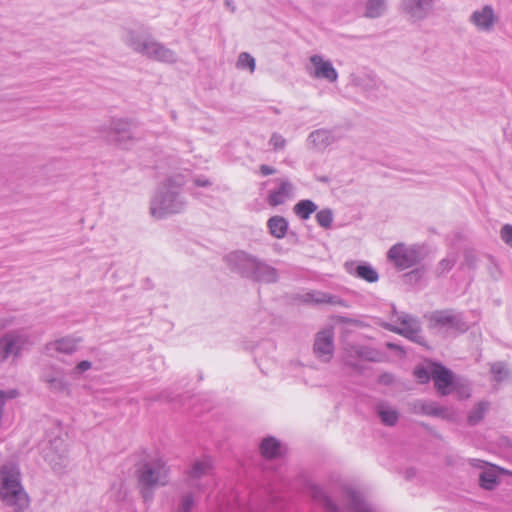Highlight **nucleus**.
Wrapping results in <instances>:
<instances>
[{
	"label": "nucleus",
	"mask_w": 512,
	"mask_h": 512,
	"mask_svg": "<svg viewBox=\"0 0 512 512\" xmlns=\"http://www.w3.org/2000/svg\"><path fill=\"white\" fill-rule=\"evenodd\" d=\"M322 304H328L331 306L348 307L347 303L336 295L322 293Z\"/></svg>",
	"instance_id": "35"
},
{
	"label": "nucleus",
	"mask_w": 512,
	"mask_h": 512,
	"mask_svg": "<svg viewBox=\"0 0 512 512\" xmlns=\"http://www.w3.org/2000/svg\"><path fill=\"white\" fill-rule=\"evenodd\" d=\"M32 345L30 335L24 330H11L0 336V364L16 363Z\"/></svg>",
	"instance_id": "6"
},
{
	"label": "nucleus",
	"mask_w": 512,
	"mask_h": 512,
	"mask_svg": "<svg viewBox=\"0 0 512 512\" xmlns=\"http://www.w3.org/2000/svg\"><path fill=\"white\" fill-rule=\"evenodd\" d=\"M91 368H92V363L88 360H83L75 366V368L72 370L71 374L74 376L81 375L84 372L90 370Z\"/></svg>",
	"instance_id": "40"
},
{
	"label": "nucleus",
	"mask_w": 512,
	"mask_h": 512,
	"mask_svg": "<svg viewBox=\"0 0 512 512\" xmlns=\"http://www.w3.org/2000/svg\"><path fill=\"white\" fill-rule=\"evenodd\" d=\"M318 206L311 200H301L293 207V212L301 220H308L313 213H316V219L320 223V212H317Z\"/></svg>",
	"instance_id": "23"
},
{
	"label": "nucleus",
	"mask_w": 512,
	"mask_h": 512,
	"mask_svg": "<svg viewBox=\"0 0 512 512\" xmlns=\"http://www.w3.org/2000/svg\"><path fill=\"white\" fill-rule=\"evenodd\" d=\"M333 222V214L330 209L322 210V227L328 228Z\"/></svg>",
	"instance_id": "44"
},
{
	"label": "nucleus",
	"mask_w": 512,
	"mask_h": 512,
	"mask_svg": "<svg viewBox=\"0 0 512 512\" xmlns=\"http://www.w3.org/2000/svg\"><path fill=\"white\" fill-rule=\"evenodd\" d=\"M319 336H320V332H318L315 336V343H314V351L317 352L319 349H320V346H319Z\"/></svg>",
	"instance_id": "50"
},
{
	"label": "nucleus",
	"mask_w": 512,
	"mask_h": 512,
	"mask_svg": "<svg viewBox=\"0 0 512 512\" xmlns=\"http://www.w3.org/2000/svg\"><path fill=\"white\" fill-rule=\"evenodd\" d=\"M491 373L494 376V380L501 382L509 376V371L504 363L497 362L491 365Z\"/></svg>",
	"instance_id": "31"
},
{
	"label": "nucleus",
	"mask_w": 512,
	"mask_h": 512,
	"mask_svg": "<svg viewBox=\"0 0 512 512\" xmlns=\"http://www.w3.org/2000/svg\"><path fill=\"white\" fill-rule=\"evenodd\" d=\"M455 263H456V258L454 256H449V257L443 259L439 263V269L443 273L448 272L449 270L452 269V267L455 265Z\"/></svg>",
	"instance_id": "42"
},
{
	"label": "nucleus",
	"mask_w": 512,
	"mask_h": 512,
	"mask_svg": "<svg viewBox=\"0 0 512 512\" xmlns=\"http://www.w3.org/2000/svg\"><path fill=\"white\" fill-rule=\"evenodd\" d=\"M376 411L384 425L394 426L398 422L399 412L395 407L387 403H379Z\"/></svg>",
	"instance_id": "24"
},
{
	"label": "nucleus",
	"mask_w": 512,
	"mask_h": 512,
	"mask_svg": "<svg viewBox=\"0 0 512 512\" xmlns=\"http://www.w3.org/2000/svg\"><path fill=\"white\" fill-rule=\"evenodd\" d=\"M319 136H320L319 132L318 131H314V132H312L309 135L308 141L316 146L317 145V140H318Z\"/></svg>",
	"instance_id": "49"
},
{
	"label": "nucleus",
	"mask_w": 512,
	"mask_h": 512,
	"mask_svg": "<svg viewBox=\"0 0 512 512\" xmlns=\"http://www.w3.org/2000/svg\"><path fill=\"white\" fill-rule=\"evenodd\" d=\"M185 178L181 174L173 175L159 184L150 201V214L156 219H162L185 210L187 200L183 195Z\"/></svg>",
	"instance_id": "2"
},
{
	"label": "nucleus",
	"mask_w": 512,
	"mask_h": 512,
	"mask_svg": "<svg viewBox=\"0 0 512 512\" xmlns=\"http://www.w3.org/2000/svg\"><path fill=\"white\" fill-rule=\"evenodd\" d=\"M346 270L348 273L369 283H375L379 279L377 271L369 264L346 263Z\"/></svg>",
	"instance_id": "20"
},
{
	"label": "nucleus",
	"mask_w": 512,
	"mask_h": 512,
	"mask_svg": "<svg viewBox=\"0 0 512 512\" xmlns=\"http://www.w3.org/2000/svg\"><path fill=\"white\" fill-rule=\"evenodd\" d=\"M379 353L364 346H349L346 348L345 361L348 365L357 367V360L377 361Z\"/></svg>",
	"instance_id": "19"
},
{
	"label": "nucleus",
	"mask_w": 512,
	"mask_h": 512,
	"mask_svg": "<svg viewBox=\"0 0 512 512\" xmlns=\"http://www.w3.org/2000/svg\"><path fill=\"white\" fill-rule=\"evenodd\" d=\"M321 503H322V512L323 511L324 512H339V509L337 508V506L329 498L324 497L323 494H322Z\"/></svg>",
	"instance_id": "43"
},
{
	"label": "nucleus",
	"mask_w": 512,
	"mask_h": 512,
	"mask_svg": "<svg viewBox=\"0 0 512 512\" xmlns=\"http://www.w3.org/2000/svg\"><path fill=\"white\" fill-rule=\"evenodd\" d=\"M470 464L473 467L481 470L480 474H479V484L485 490H493L498 486V484H499L498 474L499 473L511 474L509 471H507L503 468H500L493 464L487 463L480 459H472L470 461Z\"/></svg>",
	"instance_id": "9"
},
{
	"label": "nucleus",
	"mask_w": 512,
	"mask_h": 512,
	"mask_svg": "<svg viewBox=\"0 0 512 512\" xmlns=\"http://www.w3.org/2000/svg\"><path fill=\"white\" fill-rule=\"evenodd\" d=\"M335 140H336V137H334V136H331V137L327 136L325 138L322 136V143L326 141L327 144H330V143H333Z\"/></svg>",
	"instance_id": "51"
},
{
	"label": "nucleus",
	"mask_w": 512,
	"mask_h": 512,
	"mask_svg": "<svg viewBox=\"0 0 512 512\" xmlns=\"http://www.w3.org/2000/svg\"><path fill=\"white\" fill-rule=\"evenodd\" d=\"M260 172L264 175V176H267V175H271V174H274L275 173V169L268 166V165H261L260 166Z\"/></svg>",
	"instance_id": "48"
},
{
	"label": "nucleus",
	"mask_w": 512,
	"mask_h": 512,
	"mask_svg": "<svg viewBox=\"0 0 512 512\" xmlns=\"http://www.w3.org/2000/svg\"><path fill=\"white\" fill-rule=\"evenodd\" d=\"M268 229L271 235L277 239H282L286 236L288 230V222L282 216H273L267 222Z\"/></svg>",
	"instance_id": "25"
},
{
	"label": "nucleus",
	"mask_w": 512,
	"mask_h": 512,
	"mask_svg": "<svg viewBox=\"0 0 512 512\" xmlns=\"http://www.w3.org/2000/svg\"><path fill=\"white\" fill-rule=\"evenodd\" d=\"M387 346L390 347V348H397V346L392 344V343H387Z\"/></svg>",
	"instance_id": "53"
},
{
	"label": "nucleus",
	"mask_w": 512,
	"mask_h": 512,
	"mask_svg": "<svg viewBox=\"0 0 512 512\" xmlns=\"http://www.w3.org/2000/svg\"><path fill=\"white\" fill-rule=\"evenodd\" d=\"M333 353V343L329 334L322 332V361L329 360Z\"/></svg>",
	"instance_id": "34"
},
{
	"label": "nucleus",
	"mask_w": 512,
	"mask_h": 512,
	"mask_svg": "<svg viewBox=\"0 0 512 512\" xmlns=\"http://www.w3.org/2000/svg\"><path fill=\"white\" fill-rule=\"evenodd\" d=\"M193 503H194L193 496L191 494L185 495L182 498L176 512H190L191 508L193 506Z\"/></svg>",
	"instance_id": "38"
},
{
	"label": "nucleus",
	"mask_w": 512,
	"mask_h": 512,
	"mask_svg": "<svg viewBox=\"0 0 512 512\" xmlns=\"http://www.w3.org/2000/svg\"><path fill=\"white\" fill-rule=\"evenodd\" d=\"M194 183L199 187H207L211 185V182L208 179L202 177H196L194 179Z\"/></svg>",
	"instance_id": "47"
},
{
	"label": "nucleus",
	"mask_w": 512,
	"mask_h": 512,
	"mask_svg": "<svg viewBox=\"0 0 512 512\" xmlns=\"http://www.w3.org/2000/svg\"><path fill=\"white\" fill-rule=\"evenodd\" d=\"M269 143L273 146L274 150H281L284 149L286 140L282 135L274 133L272 134Z\"/></svg>",
	"instance_id": "39"
},
{
	"label": "nucleus",
	"mask_w": 512,
	"mask_h": 512,
	"mask_svg": "<svg viewBox=\"0 0 512 512\" xmlns=\"http://www.w3.org/2000/svg\"><path fill=\"white\" fill-rule=\"evenodd\" d=\"M416 378L420 383H426L429 381L431 377V366L428 368L419 367L415 369L414 372Z\"/></svg>",
	"instance_id": "37"
},
{
	"label": "nucleus",
	"mask_w": 512,
	"mask_h": 512,
	"mask_svg": "<svg viewBox=\"0 0 512 512\" xmlns=\"http://www.w3.org/2000/svg\"><path fill=\"white\" fill-rule=\"evenodd\" d=\"M322 78L334 83L338 79V73L330 61L322 60Z\"/></svg>",
	"instance_id": "32"
},
{
	"label": "nucleus",
	"mask_w": 512,
	"mask_h": 512,
	"mask_svg": "<svg viewBox=\"0 0 512 512\" xmlns=\"http://www.w3.org/2000/svg\"><path fill=\"white\" fill-rule=\"evenodd\" d=\"M434 0H403L402 11L413 22L426 19L433 9Z\"/></svg>",
	"instance_id": "13"
},
{
	"label": "nucleus",
	"mask_w": 512,
	"mask_h": 512,
	"mask_svg": "<svg viewBox=\"0 0 512 512\" xmlns=\"http://www.w3.org/2000/svg\"><path fill=\"white\" fill-rule=\"evenodd\" d=\"M18 396V391L11 389L8 391L0 390V414L4 413V406L7 400L14 399Z\"/></svg>",
	"instance_id": "36"
},
{
	"label": "nucleus",
	"mask_w": 512,
	"mask_h": 512,
	"mask_svg": "<svg viewBox=\"0 0 512 512\" xmlns=\"http://www.w3.org/2000/svg\"><path fill=\"white\" fill-rule=\"evenodd\" d=\"M431 377L435 388L442 396L448 395L452 391V386L457 380L450 370L439 364L431 365Z\"/></svg>",
	"instance_id": "15"
},
{
	"label": "nucleus",
	"mask_w": 512,
	"mask_h": 512,
	"mask_svg": "<svg viewBox=\"0 0 512 512\" xmlns=\"http://www.w3.org/2000/svg\"><path fill=\"white\" fill-rule=\"evenodd\" d=\"M501 238L502 240L512 247V225H504L501 229Z\"/></svg>",
	"instance_id": "41"
},
{
	"label": "nucleus",
	"mask_w": 512,
	"mask_h": 512,
	"mask_svg": "<svg viewBox=\"0 0 512 512\" xmlns=\"http://www.w3.org/2000/svg\"><path fill=\"white\" fill-rule=\"evenodd\" d=\"M109 129L114 141L122 148H130L137 140L132 130V123L129 120L122 118L112 119Z\"/></svg>",
	"instance_id": "11"
},
{
	"label": "nucleus",
	"mask_w": 512,
	"mask_h": 512,
	"mask_svg": "<svg viewBox=\"0 0 512 512\" xmlns=\"http://www.w3.org/2000/svg\"><path fill=\"white\" fill-rule=\"evenodd\" d=\"M386 8V0H367L364 15L368 18H378L384 14Z\"/></svg>",
	"instance_id": "27"
},
{
	"label": "nucleus",
	"mask_w": 512,
	"mask_h": 512,
	"mask_svg": "<svg viewBox=\"0 0 512 512\" xmlns=\"http://www.w3.org/2000/svg\"><path fill=\"white\" fill-rule=\"evenodd\" d=\"M311 61L313 63V69L311 71V74L318 78L320 77V56L315 55L311 58Z\"/></svg>",
	"instance_id": "45"
},
{
	"label": "nucleus",
	"mask_w": 512,
	"mask_h": 512,
	"mask_svg": "<svg viewBox=\"0 0 512 512\" xmlns=\"http://www.w3.org/2000/svg\"><path fill=\"white\" fill-rule=\"evenodd\" d=\"M42 381L47 385L48 389L55 393H68L69 382L61 369L50 368L42 375Z\"/></svg>",
	"instance_id": "18"
},
{
	"label": "nucleus",
	"mask_w": 512,
	"mask_h": 512,
	"mask_svg": "<svg viewBox=\"0 0 512 512\" xmlns=\"http://www.w3.org/2000/svg\"><path fill=\"white\" fill-rule=\"evenodd\" d=\"M349 505L354 512H374L358 492L349 494Z\"/></svg>",
	"instance_id": "28"
},
{
	"label": "nucleus",
	"mask_w": 512,
	"mask_h": 512,
	"mask_svg": "<svg viewBox=\"0 0 512 512\" xmlns=\"http://www.w3.org/2000/svg\"><path fill=\"white\" fill-rule=\"evenodd\" d=\"M392 331L420 343L421 336L419 322L408 314L402 313L398 316L397 325L393 326Z\"/></svg>",
	"instance_id": "17"
},
{
	"label": "nucleus",
	"mask_w": 512,
	"mask_h": 512,
	"mask_svg": "<svg viewBox=\"0 0 512 512\" xmlns=\"http://www.w3.org/2000/svg\"><path fill=\"white\" fill-rule=\"evenodd\" d=\"M120 37L130 50L149 60L164 64H174L178 61V55L174 50L140 27H124Z\"/></svg>",
	"instance_id": "1"
},
{
	"label": "nucleus",
	"mask_w": 512,
	"mask_h": 512,
	"mask_svg": "<svg viewBox=\"0 0 512 512\" xmlns=\"http://www.w3.org/2000/svg\"><path fill=\"white\" fill-rule=\"evenodd\" d=\"M80 342V338L70 336L63 337L49 342L46 345V349L48 352L55 351L58 353L72 354L78 349Z\"/></svg>",
	"instance_id": "21"
},
{
	"label": "nucleus",
	"mask_w": 512,
	"mask_h": 512,
	"mask_svg": "<svg viewBox=\"0 0 512 512\" xmlns=\"http://www.w3.org/2000/svg\"><path fill=\"white\" fill-rule=\"evenodd\" d=\"M225 4L231 8V11L234 12L235 11V7L233 6L232 4V1L231 0H226L225 1Z\"/></svg>",
	"instance_id": "52"
},
{
	"label": "nucleus",
	"mask_w": 512,
	"mask_h": 512,
	"mask_svg": "<svg viewBox=\"0 0 512 512\" xmlns=\"http://www.w3.org/2000/svg\"><path fill=\"white\" fill-rule=\"evenodd\" d=\"M260 453L265 459H275L283 454L284 447L275 437H265L259 445Z\"/></svg>",
	"instance_id": "22"
},
{
	"label": "nucleus",
	"mask_w": 512,
	"mask_h": 512,
	"mask_svg": "<svg viewBox=\"0 0 512 512\" xmlns=\"http://www.w3.org/2000/svg\"><path fill=\"white\" fill-rule=\"evenodd\" d=\"M488 410V403H479L469 414L468 421L470 424H477L485 415Z\"/></svg>",
	"instance_id": "30"
},
{
	"label": "nucleus",
	"mask_w": 512,
	"mask_h": 512,
	"mask_svg": "<svg viewBox=\"0 0 512 512\" xmlns=\"http://www.w3.org/2000/svg\"><path fill=\"white\" fill-rule=\"evenodd\" d=\"M225 262L231 270L254 281L275 283L278 280V272L274 267L244 251L229 253Z\"/></svg>",
	"instance_id": "4"
},
{
	"label": "nucleus",
	"mask_w": 512,
	"mask_h": 512,
	"mask_svg": "<svg viewBox=\"0 0 512 512\" xmlns=\"http://www.w3.org/2000/svg\"><path fill=\"white\" fill-rule=\"evenodd\" d=\"M411 410L415 414L439 417L445 420L454 418V412L450 408L440 406L434 401L416 400L411 404Z\"/></svg>",
	"instance_id": "12"
},
{
	"label": "nucleus",
	"mask_w": 512,
	"mask_h": 512,
	"mask_svg": "<svg viewBox=\"0 0 512 512\" xmlns=\"http://www.w3.org/2000/svg\"><path fill=\"white\" fill-rule=\"evenodd\" d=\"M44 459L54 471L60 472L68 464L67 448L64 441L55 438L50 441L49 446L44 450Z\"/></svg>",
	"instance_id": "10"
},
{
	"label": "nucleus",
	"mask_w": 512,
	"mask_h": 512,
	"mask_svg": "<svg viewBox=\"0 0 512 512\" xmlns=\"http://www.w3.org/2000/svg\"><path fill=\"white\" fill-rule=\"evenodd\" d=\"M236 67L241 70H249L250 73L255 71V58L247 52H241L238 56Z\"/></svg>",
	"instance_id": "29"
},
{
	"label": "nucleus",
	"mask_w": 512,
	"mask_h": 512,
	"mask_svg": "<svg viewBox=\"0 0 512 512\" xmlns=\"http://www.w3.org/2000/svg\"><path fill=\"white\" fill-rule=\"evenodd\" d=\"M275 183L277 187L271 190L267 197L268 204L273 207L282 205L292 199L296 190L294 184L286 178L276 179Z\"/></svg>",
	"instance_id": "14"
},
{
	"label": "nucleus",
	"mask_w": 512,
	"mask_h": 512,
	"mask_svg": "<svg viewBox=\"0 0 512 512\" xmlns=\"http://www.w3.org/2000/svg\"><path fill=\"white\" fill-rule=\"evenodd\" d=\"M387 256L397 268L404 270L418 264L425 257V250L420 245L398 243L389 249Z\"/></svg>",
	"instance_id": "7"
},
{
	"label": "nucleus",
	"mask_w": 512,
	"mask_h": 512,
	"mask_svg": "<svg viewBox=\"0 0 512 512\" xmlns=\"http://www.w3.org/2000/svg\"><path fill=\"white\" fill-rule=\"evenodd\" d=\"M170 469L162 459H152L138 470V481L143 486L142 495L145 501H151L153 492L151 488L165 486L169 482Z\"/></svg>",
	"instance_id": "5"
},
{
	"label": "nucleus",
	"mask_w": 512,
	"mask_h": 512,
	"mask_svg": "<svg viewBox=\"0 0 512 512\" xmlns=\"http://www.w3.org/2000/svg\"><path fill=\"white\" fill-rule=\"evenodd\" d=\"M0 500L14 512H24L30 505V498L21 482V472L17 464L0 466Z\"/></svg>",
	"instance_id": "3"
},
{
	"label": "nucleus",
	"mask_w": 512,
	"mask_h": 512,
	"mask_svg": "<svg viewBox=\"0 0 512 512\" xmlns=\"http://www.w3.org/2000/svg\"><path fill=\"white\" fill-rule=\"evenodd\" d=\"M299 300L304 303H312V302L318 303V299L315 298V295L311 294V293H305V294L300 295Z\"/></svg>",
	"instance_id": "46"
},
{
	"label": "nucleus",
	"mask_w": 512,
	"mask_h": 512,
	"mask_svg": "<svg viewBox=\"0 0 512 512\" xmlns=\"http://www.w3.org/2000/svg\"><path fill=\"white\" fill-rule=\"evenodd\" d=\"M431 322L435 327L465 331L466 324L459 313L453 311H436L431 315Z\"/></svg>",
	"instance_id": "16"
},
{
	"label": "nucleus",
	"mask_w": 512,
	"mask_h": 512,
	"mask_svg": "<svg viewBox=\"0 0 512 512\" xmlns=\"http://www.w3.org/2000/svg\"><path fill=\"white\" fill-rule=\"evenodd\" d=\"M211 469H212L211 460L207 457H204L200 460H196L193 463L188 475L191 480L200 479V478L208 475L210 473Z\"/></svg>",
	"instance_id": "26"
},
{
	"label": "nucleus",
	"mask_w": 512,
	"mask_h": 512,
	"mask_svg": "<svg viewBox=\"0 0 512 512\" xmlns=\"http://www.w3.org/2000/svg\"><path fill=\"white\" fill-rule=\"evenodd\" d=\"M468 21L477 32L491 33L499 22V16L492 5L485 4L472 11Z\"/></svg>",
	"instance_id": "8"
},
{
	"label": "nucleus",
	"mask_w": 512,
	"mask_h": 512,
	"mask_svg": "<svg viewBox=\"0 0 512 512\" xmlns=\"http://www.w3.org/2000/svg\"><path fill=\"white\" fill-rule=\"evenodd\" d=\"M452 390H455L460 398L465 399L470 396V385L469 383L461 378H457L452 386Z\"/></svg>",
	"instance_id": "33"
}]
</instances>
